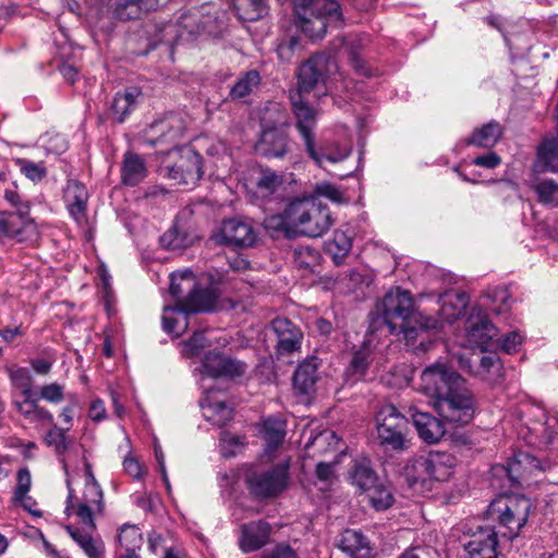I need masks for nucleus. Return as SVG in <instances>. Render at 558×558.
Instances as JSON below:
<instances>
[{
    "label": "nucleus",
    "mask_w": 558,
    "mask_h": 558,
    "mask_svg": "<svg viewBox=\"0 0 558 558\" xmlns=\"http://www.w3.org/2000/svg\"><path fill=\"white\" fill-rule=\"evenodd\" d=\"M243 445V437L225 433L220 440L221 453L227 458L233 457L235 456L236 450Z\"/></svg>",
    "instance_id": "57"
},
{
    "label": "nucleus",
    "mask_w": 558,
    "mask_h": 558,
    "mask_svg": "<svg viewBox=\"0 0 558 558\" xmlns=\"http://www.w3.org/2000/svg\"><path fill=\"white\" fill-rule=\"evenodd\" d=\"M289 219L295 236H322L333 223L329 208L313 196L292 201L289 204Z\"/></svg>",
    "instance_id": "5"
},
{
    "label": "nucleus",
    "mask_w": 558,
    "mask_h": 558,
    "mask_svg": "<svg viewBox=\"0 0 558 558\" xmlns=\"http://www.w3.org/2000/svg\"><path fill=\"white\" fill-rule=\"evenodd\" d=\"M337 70V63L326 54H315L304 62L298 75L296 96L314 97L326 95V81Z\"/></svg>",
    "instance_id": "9"
},
{
    "label": "nucleus",
    "mask_w": 558,
    "mask_h": 558,
    "mask_svg": "<svg viewBox=\"0 0 558 558\" xmlns=\"http://www.w3.org/2000/svg\"><path fill=\"white\" fill-rule=\"evenodd\" d=\"M532 501L523 495L500 496L487 508V517L495 522L493 529L478 525L463 544L465 558H497V536L511 541L526 524Z\"/></svg>",
    "instance_id": "1"
},
{
    "label": "nucleus",
    "mask_w": 558,
    "mask_h": 558,
    "mask_svg": "<svg viewBox=\"0 0 558 558\" xmlns=\"http://www.w3.org/2000/svg\"><path fill=\"white\" fill-rule=\"evenodd\" d=\"M39 396L49 403H60L64 400V386L52 383L40 387Z\"/></svg>",
    "instance_id": "56"
},
{
    "label": "nucleus",
    "mask_w": 558,
    "mask_h": 558,
    "mask_svg": "<svg viewBox=\"0 0 558 558\" xmlns=\"http://www.w3.org/2000/svg\"><path fill=\"white\" fill-rule=\"evenodd\" d=\"M182 353L185 356L198 355L201 351L208 345V340L206 338L205 331H195L187 341H184L182 343Z\"/></svg>",
    "instance_id": "54"
},
{
    "label": "nucleus",
    "mask_w": 558,
    "mask_h": 558,
    "mask_svg": "<svg viewBox=\"0 0 558 558\" xmlns=\"http://www.w3.org/2000/svg\"><path fill=\"white\" fill-rule=\"evenodd\" d=\"M157 156L160 174L178 184L194 185L203 177L202 156L191 147H175Z\"/></svg>",
    "instance_id": "6"
},
{
    "label": "nucleus",
    "mask_w": 558,
    "mask_h": 558,
    "mask_svg": "<svg viewBox=\"0 0 558 558\" xmlns=\"http://www.w3.org/2000/svg\"><path fill=\"white\" fill-rule=\"evenodd\" d=\"M240 12V17L245 21H256L267 13L265 0H233Z\"/></svg>",
    "instance_id": "45"
},
{
    "label": "nucleus",
    "mask_w": 558,
    "mask_h": 558,
    "mask_svg": "<svg viewBox=\"0 0 558 558\" xmlns=\"http://www.w3.org/2000/svg\"><path fill=\"white\" fill-rule=\"evenodd\" d=\"M465 380L447 364L435 363L425 368L421 375V391L433 401L448 396Z\"/></svg>",
    "instance_id": "12"
},
{
    "label": "nucleus",
    "mask_w": 558,
    "mask_h": 558,
    "mask_svg": "<svg viewBox=\"0 0 558 558\" xmlns=\"http://www.w3.org/2000/svg\"><path fill=\"white\" fill-rule=\"evenodd\" d=\"M65 530L88 558H101L104 556L105 545L100 538H95L88 533L81 532L73 525H65Z\"/></svg>",
    "instance_id": "37"
},
{
    "label": "nucleus",
    "mask_w": 558,
    "mask_h": 558,
    "mask_svg": "<svg viewBox=\"0 0 558 558\" xmlns=\"http://www.w3.org/2000/svg\"><path fill=\"white\" fill-rule=\"evenodd\" d=\"M365 496L371 506L378 511L388 509L393 502V496L390 489L383 483H379Z\"/></svg>",
    "instance_id": "47"
},
{
    "label": "nucleus",
    "mask_w": 558,
    "mask_h": 558,
    "mask_svg": "<svg viewBox=\"0 0 558 558\" xmlns=\"http://www.w3.org/2000/svg\"><path fill=\"white\" fill-rule=\"evenodd\" d=\"M299 26L313 39L323 38L328 27L341 24L342 13L335 0H293Z\"/></svg>",
    "instance_id": "4"
},
{
    "label": "nucleus",
    "mask_w": 558,
    "mask_h": 558,
    "mask_svg": "<svg viewBox=\"0 0 558 558\" xmlns=\"http://www.w3.org/2000/svg\"><path fill=\"white\" fill-rule=\"evenodd\" d=\"M262 558H298L295 551L288 545H278Z\"/></svg>",
    "instance_id": "64"
},
{
    "label": "nucleus",
    "mask_w": 558,
    "mask_h": 558,
    "mask_svg": "<svg viewBox=\"0 0 558 558\" xmlns=\"http://www.w3.org/2000/svg\"><path fill=\"white\" fill-rule=\"evenodd\" d=\"M32 486V476L27 468L20 469L16 475V487L14 492V500L21 502L24 508H27L26 501H32L27 495Z\"/></svg>",
    "instance_id": "48"
},
{
    "label": "nucleus",
    "mask_w": 558,
    "mask_h": 558,
    "mask_svg": "<svg viewBox=\"0 0 558 558\" xmlns=\"http://www.w3.org/2000/svg\"><path fill=\"white\" fill-rule=\"evenodd\" d=\"M291 104L295 126L304 141L306 153H312L318 112L310 106L308 97L291 95Z\"/></svg>",
    "instance_id": "18"
},
{
    "label": "nucleus",
    "mask_w": 558,
    "mask_h": 558,
    "mask_svg": "<svg viewBox=\"0 0 558 558\" xmlns=\"http://www.w3.org/2000/svg\"><path fill=\"white\" fill-rule=\"evenodd\" d=\"M38 400L34 398V396L27 397H15L13 399V407L17 411V413L24 418V421L29 416V414L35 410L38 405Z\"/></svg>",
    "instance_id": "58"
},
{
    "label": "nucleus",
    "mask_w": 558,
    "mask_h": 558,
    "mask_svg": "<svg viewBox=\"0 0 558 558\" xmlns=\"http://www.w3.org/2000/svg\"><path fill=\"white\" fill-rule=\"evenodd\" d=\"M350 153V146L341 145L339 143L326 144L317 149L315 147V141H313V150L312 153L307 154L316 162V165L323 167L326 161L337 163L344 160L348 158Z\"/></svg>",
    "instance_id": "35"
},
{
    "label": "nucleus",
    "mask_w": 558,
    "mask_h": 558,
    "mask_svg": "<svg viewBox=\"0 0 558 558\" xmlns=\"http://www.w3.org/2000/svg\"><path fill=\"white\" fill-rule=\"evenodd\" d=\"M408 418L393 405H383L376 414V439L381 448L403 451L408 448Z\"/></svg>",
    "instance_id": "7"
},
{
    "label": "nucleus",
    "mask_w": 558,
    "mask_h": 558,
    "mask_svg": "<svg viewBox=\"0 0 558 558\" xmlns=\"http://www.w3.org/2000/svg\"><path fill=\"white\" fill-rule=\"evenodd\" d=\"M260 83V75L256 70H251L238 78L230 89L233 100L242 99L251 95Z\"/></svg>",
    "instance_id": "42"
},
{
    "label": "nucleus",
    "mask_w": 558,
    "mask_h": 558,
    "mask_svg": "<svg viewBox=\"0 0 558 558\" xmlns=\"http://www.w3.org/2000/svg\"><path fill=\"white\" fill-rule=\"evenodd\" d=\"M203 386L206 389L205 396L199 401L203 416L216 426L226 425L232 418L233 409L226 403L225 397L219 396L204 384Z\"/></svg>",
    "instance_id": "20"
},
{
    "label": "nucleus",
    "mask_w": 558,
    "mask_h": 558,
    "mask_svg": "<svg viewBox=\"0 0 558 558\" xmlns=\"http://www.w3.org/2000/svg\"><path fill=\"white\" fill-rule=\"evenodd\" d=\"M371 360V351L368 348L363 347L355 351L349 366L345 369L347 379L351 383H356L364 379L368 371Z\"/></svg>",
    "instance_id": "40"
},
{
    "label": "nucleus",
    "mask_w": 558,
    "mask_h": 558,
    "mask_svg": "<svg viewBox=\"0 0 558 558\" xmlns=\"http://www.w3.org/2000/svg\"><path fill=\"white\" fill-rule=\"evenodd\" d=\"M256 238V232L250 222L232 218L222 222L219 231L214 234L213 240L218 244L250 247L254 245Z\"/></svg>",
    "instance_id": "17"
},
{
    "label": "nucleus",
    "mask_w": 558,
    "mask_h": 558,
    "mask_svg": "<svg viewBox=\"0 0 558 558\" xmlns=\"http://www.w3.org/2000/svg\"><path fill=\"white\" fill-rule=\"evenodd\" d=\"M141 90L137 87H129L123 93H117L111 104L112 119L122 123L134 109Z\"/></svg>",
    "instance_id": "36"
},
{
    "label": "nucleus",
    "mask_w": 558,
    "mask_h": 558,
    "mask_svg": "<svg viewBox=\"0 0 558 558\" xmlns=\"http://www.w3.org/2000/svg\"><path fill=\"white\" fill-rule=\"evenodd\" d=\"M353 231L350 228L338 229L332 239L325 243V248L332 256L335 264L340 265L352 248Z\"/></svg>",
    "instance_id": "34"
},
{
    "label": "nucleus",
    "mask_w": 558,
    "mask_h": 558,
    "mask_svg": "<svg viewBox=\"0 0 558 558\" xmlns=\"http://www.w3.org/2000/svg\"><path fill=\"white\" fill-rule=\"evenodd\" d=\"M256 150L267 158H281L288 150V135L282 128L264 129Z\"/></svg>",
    "instance_id": "23"
},
{
    "label": "nucleus",
    "mask_w": 558,
    "mask_h": 558,
    "mask_svg": "<svg viewBox=\"0 0 558 558\" xmlns=\"http://www.w3.org/2000/svg\"><path fill=\"white\" fill-rule=\"evenodd\" d=\"M318 362L316 357H311L302 362L293 376V386L302 395L310 393L317 380Z\"/></svg>",
    "instance_id": "33"
},
{
    "label": "nucleus",
    "mask_w": 558,
    "mask_h": 558,
    "mask_svg": "<svg viewBox=\"0 0 558 558\" xmlns=\"http://www.w3.org/2000/svg\"><path fill=\"white\" fill-rule=\"evenodd\" d=\"M537 162L545 171H558V140H544L537 150Z\"/></svg>",
    "instance_id": "41"
},
{
    "label": "nucleus",
    "mask_w": 558,
    "mask_h": 558,
    "mask_svg": "<svg viewBox=\"0 0 558 558\" xmlns=\"http://www.w3.org/2000/svg\"><path fill=\"white\" fill-rule=\"evenodd\" d=\"M539 202L551 204L558 198V183L554 180H543L534 185Z\"/></svg>",
    "instance_id": "53"
},
{
    "label": "nucleus",
    "mask_w": 558,
    "mask_h": 558,
    "mask_svg": "<svg viewBox=\"0 0 558 558\" xmlns=\"http://www.w3.org/2000/svg\"><path fill=\"white\" fill-rule=\"evenodd\" d=\"M158 5L159 0H116L111 9L117 20L131 21L141 19Z\"/></svg>",
    "instance_id": "27"
},
{
    "label": "nucleus",
    "mask_w": 558,
    "mask_h": 558,
    "mask_svg": "<svg viewBox=\"0 0 558 558\" xmlns=\"http://www.w3.org/2000/svg\"><path fill=\"white\" fill-rule=\"evenodd\" d=\"M148 173L146 162L142 156L133 151L123 155L121 166V181L129 186L140 184Z\"/></svg>",
    "instance_id": "31"
},
{
    "label": "nucleus",
    "mask_w": 558,
    "mask_h": 558,
    "mask_svg": "<svg viewBox=\"0 0 558 558\" xmlns=\"http://www.w3.org/2000/svg\"><path fill=\"white\" fill-rule=\"evenodd\" d=\"M169 291L177 300V304L165 306L162 327L167 333L175 337L186 330L190 314L211 311L216 304L214 291L209 288H199L191 270L172 274Z\"/></svg>",
    "instance_id": "2"
},
{
    "label": "nucleus",
    "mask_w": 558,
    "mask_h": 558,
    "mask_svg": "<svg viewBox=\"0 0 558 558\" xmlns=\"http://www.w3.org/2000/svg\"><path fill=\"white\" fill-rule=\"evenodd\" d=\"M69 427L61 428L52 423V427L46 433L45 442L53 447L58 456H63L68 450L66 432Z\"/></svg>",
    "instance_id": "50"
},
{
    "label": "nucleus",
    "mask_w": 558,
    "mask_h": 558,
    "mask_svg": "<svg viewBox=\"0 0 558 558\" xmlns=\"http://www.w3.org/2000/svg\"><path fill=\"white\" fill-rule=\"evenodd\" d=\"M124 471L134 478H141L144 473V466L130 454L123 460Z\"/></svg>",
    "instance_id": "63"
},
{
    "label": "nucleus",
    "mask_w": 558,
    "mask_h": 558,
    "mask_svg": "<svg viewBox=\"0 0 558 558\" xmlns=\"http://www.w3.org/2000/svg\"><path fill=\"white\" fill-rule=\"evenodd\" d=\"M223 366V355L216 352L208 353L202 364L203 381L206 377H221V368Z\"/></svg>",
    "instance_id": "51"
},
{
    "label": "nucleus",
    "mask_w": 558,
    "mask_h": 558,
    "mask_svg": "<svg viewBox=\"0 0 558 558\" xmlns=\"http://www.w3.org/2000/svg\"><path fill=\"white\" fill-rule=\"evenodd\" d=\"M469 302L470 298L466 292L450 290L439 299V314L444 320L452 323L464 315Z\"/></svg>",
    "instance_id": "28"
},
{
    "label": "nucleus",
    "mask_w": 558,
    "mask_h": 558,
    "mask_svg": "<svg viewBox=\"0 0 558 558\" xmlns=\"http://www.w3.org/2000/svg\"><path fill=\"white\" fill-rule=\"evenodd\" d=\"M409 414L417 430L420 438L426 444H436L445 435L442 420H439L427 412L417 410L416 407H410Z\"/></svg>",
    "instance_id": "21"
},
{
    "label": "nucleus",
    "mask_w": 558,
    "mask_h": 558,
    "mask_svg": "<svg viewBox=\"0 0 558 558\" xmlns=\"http://www.w3.org/2000/svg\"><path fill=\"white\" fill-rule=\"evenodd\" d=\"M352 484L362 493L367 494L380 482L367 462L355 463L351 473Z\"/></svg>",
    "instance_id": "39"
},
{
    "label": "nucleus",
    "mask_w": 558,
    "mask_h": 558,
    "mask_svg": "<svg viewBox=\"0 0 558 558\" xmlns=\"http://www.w3.org/2000/svg\"><path fill=\"white\" fill-rule=\"evenodd\" d=\"M263 435L270 450L280 446L286 436V424L280 418L268 417L263 423Z\"/></svg>",
    "instance_id": "43"
},
{
    "label": "nucleus",
    "mask_w": 558,
    "mask_h": 558,
    "mask_svg": "<svg viewBox=\"0 0 558 558\" xmlns=\"http://www.w3.org/2000/svg\"><path fill=\"white\" fill-rule=\"evenodd\" d=\"M461 363L471 374L492 384L497 383L502 377V364L496 352L483 354L478 360L476 369H472V365L469 360L462 359Z\"/></svg>",
    "instance_id": "29"
},
{
    "label": "nucleus",
    "mask_w": 558,
    "mask_h": 558,
    "mask_svg": "<svg viewBox=\"0 0 558 558\" xmlns=\"http://www.w3.org/2000/svg\"><path fill=\"white\" fill-rule=\"evenodd\" d=\"M186 129V119L182 113H168L149 124L143 134V143L155 147L173 144L179 141Z\"/></svg>",
    "instance_id": "13"
},
{
    "label": "nucleus",
    "mask_w": 558,
    "mask_h": 558,
    "mask_svg": "<svg viewBox=\"0 0 558 558\" xmlns=\"http://www.w3.org/2000/svg\"><path fill=\"white\" fill-rule=\"evenodd\" d=\"M339 547L350 558H373L372 549L365 536L356 530H345L341 534Z\"/></svg>",
    "instance_id": "32"
},
{
    "label": "nucleus",
    "mask_w": 558,
    "mask_h": 558,
    "mask_svg": "<svg viewBox=\"0 0 558 558\" xmlns=\"http://www.w3.org/2000/svg\"><path fill=\"white\" fill-rule=\"evenodd\" d=\"M456 466L452 454L432 451L425 457L412 460L407 466V476L411 485L426 482H445L450 478Z\"/></svg>",
    "instance_id": "8"
},
{
    "label": "nucleus",
    "mask_w": 558,
    "mask_h": 558,
    "mask_svg": "<svg viewBox=\"0 0 558 558\" xmlns=\"http://www.w3.org/2000/svg\"><path fill=\"white\" fill-rule=\"evenodd\" d=\"M277 335V350L280 354H290L301 347L303 333L291 320L284 317H277L271 323Z\"/></svg>",
    "instance_id": "22"
},
{
    "label": "nucleus",
    "mask_w": 558,
    "mask_h": 558,
    "mask_svg": "<svg viewBox=\"0 0 558 558\" xmlns=\"http://www.w3.org/2000/svg\"><path fill=\"white\" fill-rule=\"evenodd\" d=\"M25 422L39 427L45 424H52L53 415L49 410L38 404Z\"/></svg>",
    "instance_id": "59"
},
{
    "label": "nucleus",
    "mask_w": 558,
    "mask_h": 558,
    "mask_svg": "<svg viewBox=\"0 0 558 558\" xmlns=\"http://www.w3.org/2000/svg\"><path fill=\"white\" fill-rule=\"evenodd\" d=\"M36 227L32 220L20 214L0 215V234L16 239L19 242L28 240L35 234Z\"/></svg>",
    "instance_id": "25"
},
{
    "label": "nucleus",
    "mask_w": 558,
    "mask_h": 558,
    "mask_svg": "<svg viewBox=\"0 0 558 558\" xmlns=\"http://www.w3.org/2000/svg\"><path fill=\"white\" fill-rule=\"evenodd\" d=\"M314 194L316 196H323L336 204H342L348 202L342 191H340L335 184L329 182H322L315 185Z\"/></svg>",
    "instance_id": "55"
},
{
    "label": "nucleus",
    "mask_w": 558,
    "mask_h": 558,
    "mask_svg": "<svg viewBox=\"0 0 558 558\" xmlns=\"http://www.w3.org/2000/svg\"><path fill=\"white\" fill-rule=\"evenodd\" d=\"M496 336V327L481 310L474 308L465 322V342L463 345L471 349L478 348L481 352H484L492 345Z\"/></svg>",
    "instance_id": "14"
},
{
    "label": "nucleus",
    "mask_w": 558,
    "mask_h": 558,
    "mask_svg": "<svg viewBox=\"0 0 558 558\" xmlns=\"http://www.w3.org/2000/svg\"><path fill=\"white\" fill-rule=\"evenodd\" d=\"M265 227L270 230L281 231L288 238H294V228L289 219V205L282 214L267 217L265 219Z\"/></svg>",
    "instance_id": "49"
},
{
    "label": "nucleus",
    "mask_w": 558,
    "mask_h": 558,
    "mask_svg": "<svg viewBox=\"0 0 558 558\" xmlns=\"http://www.w3.org/2000/svg\"><path fill=\"white\" fill-rule=\"evenodd\" d=\"M63 470L69 476V470L66 462L62 459ZM85 488L83 496L80 500H76L74 495V489L71 486V481L66 477V486H68V498H66V507L65 512L68 515H75L81 524L84 525V529L81 532L88 533L92 535V532L96 530V524L94 518L97 513L101 514L104 512V494L100 485L97 483L92 466L89 463H85Z\"/></svg>",
    "instance_id": "3"
},
{
    "label": "nucleus",
    "mask_w": 558,
    "mask_h": 558,
    "mask_svg": "<svg viewBox=\"0 0 558 558\" xmlns=\"http://www.w3.org/2000/svg\"><path fill=\"white\" fill-rule=\"evenodd\" d=\"M186 215H189L186 210L181 211L177 217L173 227L160 236V244L165 248L180 250L187 247L197 239L196 233L181 222Z\"/></svg>",
    "instance_id": "26"
},
{
    "label": "nucleus",
    "mask_w": 558,
    "mask_h": 558,
    "mask_svg": "<svg viewBox=\"0 0 558 558\" xmlns=\"http://www.w3.org/2000/svg\"><path fill=\"white\" fill-rule=\"evenodd\" d=\"M270 526L264 521H253L241 526L239 546L243 553L258 550L269 539Z\"/></svg>",
    "instance_id": "24"
},
{
    "label": "nucleus",
    "mask_w": 558,
    "mask_h": 558,
    "mask_svg": "<svg viewBox=\"0 0 558 558\" xmlns=\"http://www.w3.org/2000/svg\"><path fill=\"white\" fill-rule=\"evenodd\" d=\"M119 546L124 553H132L143 545V535L136 525L124 524L118 535Z\"/></svg>",
    "instance_id": "44"
},
{
    "label": "nucleus",
    "mask_w": 558,
    "mask_h": 558,
    "mask_svg": "<svg viewBox=\"0 0 558 558\" xmlns=\"http://www.w3.org/2000/svg\"><path fill=\"white\" fill-rule=\"evenodd\" d=\"M501 135L502 126L496 121H490L474 130L472 135L466 140V145L490 148L497 144Z\"/></svg>",
    "instance_id": "38"
},
{
    "label": "nucleus",
    "mask_w": 558,
    "mask_h": 558,
    "mask_svg": "<svg viewBox=\"0 0 558 558\" xmlns=\"http://www.w3.org/2000/svg\"><path fill=\"white\" fill-rule=\"evenodd\" d=\"M539 469V461L529 452L519 451L507 464L493 466V476L507 481L509 486L521 484V481Z\"/></svg>",
    "instance_id": "16"
},
{
    "label": "nucleus",
    "mask_w": 558,
    "mask_h": 558,
    "mask_svg": "<svg viewBox=\"0 0 558 558\" xmlns=\"http://www.w3.org/2000/svg\"><path fill=\"white\" fill-rule=\"evenodd\" d=\"M283 184V178L269 168H256L250 173L245 181L247 192L257 198H268L275 194Z\"/></svg>",
    "instance_id": "19"
},
{
    "label": "nucleus",
    "mask_w": 558,
    "mask_h": 558,
    "mask_svg": "<svg viewBox=\"0 0 558 558\" xmlns=\"http://www.w3.org/2000/svg\"><path fill=\"white\" fill-rule=\"evenodd\" d=\"M378 311L390 332L393 333L414 317L412 295L409 291L400 288L391 289L385 294L378 305Z\"/></svg>",
    "instance_id": "11"
},
{
    "label": "nucleus",
    "mask_w": 558,
    "mask_h": 558,
    "mask_svg": "<svg viewBox=\"0 0 558 558\" xmlns=\"http://www.w3.org/2000/svg\"><path fill=\"white\" fill-rule=\"evenodd\" d=\"M64 202L70 215L81 221L85 217L88 193L86 187L75 180H69L64 189Z\"/></svg>",
    "instance_id": "30"
},
{
    "label": "nucleus",
    "mask_w": 558,
    "mask_h": 558,
    "mask_svg": "<svg viewBox=\"0 0 558 558\" xmlns=\"http://www.w3.org/2000/svg\"><path fill=\"white\" fill-rule=\"evenodd\" d=\"M10 379L16 389L20 390L17 397L34 396L33 392V378L31 372L25 367H17L10 369Z\"/></svg>",
    "instance_id": "46"
},
{
    "label": "nucleus",
    "mask_w": 558,
    "mask_h": 558,
    "mask_svg": "<svg viewBox=\"0 0 558 558\" xmlns=\"http://www.w3.org/2000/svg\"><path fill=\"white\" fill-rule=\"evenodd\" d=\"M246 365L238 360H233L227 356H223V366L221 368V377H239L245 373Z\"/></svg>",
    "instance_id": "60"
},
{
    "label": "nucleus",
    "mask_w": 558,
    "mask_h": 558,
    "mask_svg": "<svg viewBox=\"0 0 558 558\" xmlns=\"http://www.w3.org/2000/svg\"><path fill=\"white\" fill-rule=\"evenodd\" d=\"M299 45L295 38H290L288 41H283L278 45L277 53L283 61H291L293 58L294 49Z\"/></svg>",
    "instance_id": "62"
},
{
    "label": "nucleus",
    "mask_w": 558,
    "mask_h": 558,
    "mask_svg": "<svg viewBox=\"0 0 558 558\" xmlns=\"http://www.w3.org/2000/svg\"><path fill=\"white\" fill-rule=\"evenodd\" d=\"M433 407L448 424L463 426L469 424L475 414V402L465 383L440 399L433 401Z\"/></svg>",
    "instance_id": "10"
},
{
    "label": "nucleus",
    "mask_w": 558,
    "mask_h": 558,
    "mask_svg": "<svg viewBox=\"0 0 558 558\" xmlns=\"http://www.w3.org/2000/svg\"><path fill=\"white\" fill-rule=\"evenodd\" d=\"M523 340V337L517 332L511 331L507 335H505L501 339H498L497 342L499 343V347L502 351L506 353H514L518 351L519 347L521 345Z\"/></svg>",
    "instance_id": "61"
},
{
    "label": "nucleus",
    "mask_w": 558,
    "mask_h": 558,
    "mask_svg": "<svg viewBox=\"0 0 558 558\" xmlns=\"http://www.w3.org/2000/svg\"><path fill=\"white\" fill-rule=\"evenodd\" d=\"M16 163L19 165L21 172L33 182L43 180L47 174V170L43 162L36 163L28 159H17Z\"/></svg>",
    "instance_id": "52"
},
{
    "label": "nucleus",
    "mask_w": 558,
    "mask_h": 558,
    "mask_svg": "<svg viewBox=\"0 0 558 558\" xmlns=\"http://www.w3.org/2000/svg\"><path fill=\"white\" fill-rule=\"evenodd\" d=\"M250 490L257 497H275L288 483V468L276 465L267 471L253 473L247 478Z\"/></svg>",
    "instance_id": "15"
}]
</instances>
